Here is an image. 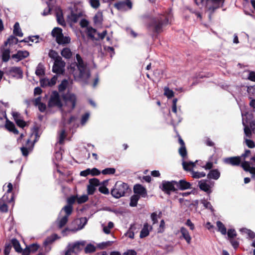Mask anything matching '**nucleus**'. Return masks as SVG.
<instances>
[{"mask_svg": "<svg viewBox=\"0 0 255 255\" xmlns=\"http://www.w3.org/2000/svg\"><path fill=\"white\" fill-rule=\"evenodd\" d=\"M173 14L171 9L151 17L147 24L148 31L158 34L163 31V28L171 23Z\"/></svg>", "mask_w": 255, "mask_h": 255, "instance_id": "obj_1", "label": "nucleus"}, {"mask_svg": "<svg viewBox=\"0 0 255 255\" xmlns=\"http://www.w3.org/2000/svg\"><path fill=\"white\" fill-rule=\"evenodd\" d=\"M77 62L71 64L70 66L71 71L73 72L75 70V67L76 66L79 72V77L81 79H88L90 77V73L87 69V64L83 60L82 57L79 54L76 55Z\"/></svg>", "mask_w": 255, "mask_h": 255, "instance_id": "obj_2", "label": "nucleus"}, {"mask_svg": "<svg viewBox=\"0 0 255 255\" xmlns=\"http://www.w3.org/2000/svg\"><path fill=\"white\" fill-rule=\"evenodd\" d=\"M128 189L129 186L128 184L121 181H118L111 190V193L114 198L119 199L121 197L125 196Z\"/></svg>", "mask_w": 255, "mask_h": 255, "instance_id": "obj_3", "label": "nucleus"}, {"mask_svg": "<svg viewBox=\"0 0 255 255\" xmlns=\"http://www.w3.org/2000/svg\"><path fill=\"white\" fill-rule=\"evenodd\" d=\"M176 181H171L163 180L160 188L165 193L170 195L172 192H177V188L176 187Z\"/></svg>", "mask_w": 255, "mask_h": 255, "instance_id": "obj_4", "label": "nucleus"}, {"mask_svg": "<svg viewBox=\"0 0 255 255\" xmlns=\"http://www.w3.org/2000/svg\"><path fill=\"white\" fill-rule=\"evenodd\" d=\"M97 32V30L91 26L87 28V36L92 40L98 41L100 39L103 40L107 34V31L104 30L102 33H98V38H96L94 34Z\"/></svg>", "mask_w": 255, "mask_h": 255, "instance_id": "obj_5", "label": "nucleus"}, {"mask_svg": "<svg viewBox=\"0 0 255 255\" xmlns=\"http://www.w3.org/2000/svg\"><path fill=\"white\" fill-rule=\"evenodd\" d=\"M225 0H206V7L213 13L217 9L222 7Z\"/></svg>", "mask_w": 255, "mask_h": 255, "instance_id": "obj_6", "label": "nucleus"}, {"mask_svg": "<svg viewBox=\"0 0 255 255\" xmlns=\"http://www.w3.org/2000/svg\"><path fill=\"white\" fill-rule=\"evenodd\" d=\"M48 105L50 107L54 106H57L59 108L62 107L63 104L61 101L59 95L56 91L52 92Z\"/></svg>", "mask_w": 255, "mask_h": 255, "instance_id": "obj_7", "label": "nucleus"}, {"mask_svg": "<svg viewBox=\"0 0 255 255\" xmlns=\"http://www.w3.org/2000/svg\"><path fill=\"white\" fill-rule=\"evenodd\" d=\"M62 98L66 105L71 108V110H73L76 106L77 98L74 94H69L64 95Z\"/></svg>", "mask_w": 255, "mask_h": 255, "instance_id": "obj_8", "label": "nucleus"}, {"mask_svg": "<svg viewBox=\"0 0 255 255\" xmlns=\"http://www.w3.org/2000/svg\"><path fill=\"white\" fill-rule=\"evenodd\" d=\"M132 2L130 0H126V1H119L114 4V7L119 10L125 11L126 6L129 9L132 8Z\"/></svg>", "mask_w": 255, "mask_h": 255, "instance_id": "obj_9", "label": "nucleus"}, {"mask_svg": "<svg viewBox=\"0 0 255 255\" xmlns=\"http://www.w3.org/2000/svg\"><path fill=\"white\" fill-rule=\"evenodd\" d=\"M133 192L135 195H138L142 197L147 196V191L146 188L140 184H136L133 188Z\"/></svg>", "mask_w": 255, "mask_h": 255, "instance_id": "obj_10", "label": "nucleus"}, {"mask_svg": "<svg viewBox=\"0 0 255 255\" xmlns=\"http://www.w3.org/2000/svg\"><path fill=\"white\" fill-rule=\"evenodd\" d=\"M65 63L62 60H55L52 67L53 72L59 74H62L64 72L63 67L64 66Z\"/></svg>", "mask_w": 255, "mask_h": 255, "instance_id": "obj_11", "label": "nucleus"}, {"mask_svg": "<svg viewBox=\"0 0 255 255\" xmlns=\"http://www.w3.org/2000/svg\"><path fill=\"white\" fill-rule=\"evenodd\" d=\"M191 184L185 180L181 179L179 181H176V187L178 190H185L191 188Z\"/></svg>", "mask_w": 255, "mask_h": 255, "instance_id": "obj_12", "label": "nucleus"}, {"mask_svg": "<svg viewBox=\"0 0 255 255\" xmlns=\"http://www.w3.org/2000/svg\"><path fill=\"white\" fill-rule=\"evenodd\" d=\"M86 244V242L84 241L76 242L70 248L77 254L84 249Z\"/></svg>", "mask_w": 255, "mask_h": 255, "instance_id": "obj_13", "label": "nucleus"}, {"mask_svg": "<svg viewBox=\"0 0 255 255\" xmlns=\"http://www.w3.org/2000/svg\"><path fill=\"white\" fill-rule=\"evenodd\" d=\"M29 55V53L27 51L18 50L16 53L12 55L11 58L13 59H16V61L18 62L27 57Z\"/></svg>", "mask_w": 255, "mask_h": 255, "instance_id": "obj_14", "label": "nucleus"}, {"mask_svg": "<svg viewBox=\"0 0 255 255\" xmlns=\"http://www.w3.org/2000/svg\"><path fill=\"white\" fill-rule=\"evenodd\" d=\"M224 162L226 164H230L232 166H238L241 162V157L234 156L226 158L224 159Z\"/></svg>", "mask_w": 255, "mask_h": 255, "instance_id": "obj_15", "label": "nucleus"}, {"mask_svg": "<svg viewBox=\"0 0 255 255\" xmlns=\"http://www.w3.org/2000/svg\"><path fill=\"white\" fill-rule=\"evenodd\" d=\"M33 143L30 141V139H28L26 143V146H22L20 148V150L22 155L24 156H27L29 154V151L32 150L33 146Z\"/></svg>", "mask_w": 255, "mask_h": 255, "instance_id": "obj_16", "label": "nucleus"}, {"mask_svg": "<svg viewBox=\"0 0 255 255\" xmlns=\"http://www.w3.org/2000/svg\"><path fill=\"white\" fill-rule=\"evenodd\" d=\"M9 73L11 76L16 78H22L23 72L20 67H12L9 70Z\"/></svg>", "mask_w": 255, "mask_h": 255, "instance_id": "obj_17", "label": "nucleus"}, {"mask_svg": "<svg viewBox=\"0 0 255 255\" xmlns=\"http://www.w3.org/2000/svg\"><path fill=\"white\" fill-rule=\"evenodd\" d=\"M5 127L8 131L13 132L15 134H18L19 133V131L16 128L14 124L7 118L6 119Z\"/></svg>", "mask_w": 255, "mask_h": 255, "instance_id": "obj_18", "label": "nucleus"}, {"mask_svg": "<svg viewBox=\"0 0 255 255\" xmlns=\"http://www.w3.org/2000/svg\"><path fill=\"white\" fill-rule=\"evenodd\" d=\"M0 50L2 53L1 59L4 62H7L10 59V49H5L3 47H1Z\"/></svg>", "mask_w": 255, "mask_h": 255, "instance_id": "obj_19", "label": "nucleus"}, {"mask_svg": "<svg viewBox=\"0 0 255 255\" xmlns=\"http://www.w3.org/2000/svg\"><path fill=\"white\" fill-rule=\"evenodd\" d=\"M220 176V172L217 169L211 170L209 173L207 174V178L210 179H213L215 180H217L219 178Z\"/></svg>", "mask_w": 255, "mask_h": 255, "instance_id": "obj_20", "label": "nucleus"}, {"mask_svg": "<svg viewBox=\"0 0 255 255\" xmlns=\"http://www.w3.org/2000/svg\"><path fill=\"white\" fill-rule=\"evenodd\" d=\"M180 233L182 237L186 240L187 243L189 244L191 243V238L188 230L184 227H182L180 228Z\"/></svg>", "mask_w": 255, "mask_h": 255, "instance_id": "obj_21", "label": "nucleus"}, {"mask_svg": "<svg viewBox=\"0 0 255 255\" xmlns=\"http://www.w3.org/2000/svg\"><path fill=\"white\" fill-rule=\"evenodd\" d=\"M11 246L14 248L16 252L21 253L22 248L20 246L19 241L15 238H13L10 240Z\"/></svg>", "mask_w": 255, "mask_h": 255, "instance_id": "obj_22", "label": "nucleus"}, {"mask_svg": "<svg viewBox=\"0 0 255 255\" xmlns=\"http://www.w3.org/2000/svg\"><path fill=\"white\" fill-rule=\"evenodd\" d=\"M13 34L15 36L22 37L23 34L20 27L19 23L18 22H16L13 26Z\"/></svg>", "mask_w": 255, "mask_h": 255, "instance_id": "obj_23", "label": "nucleus"}, {"mask_svg": "<svg viewBox=\"0 0 255 255\" xmlns=\"http://www.w3.org/2000/svg\"><path fill=\"white\" fill-rule=\"evenodd\" d=\"M103 13L102 11H99L93 17V21L95 24L100 25L102 23L103 20Z\"/></svg>", "mask_w": 255, "mask_h": 255, "instance_id": "obj_24", "label": "nucleus"}, {"mask_svg": "<svg viewBox=\"0 0 255 255\" xmlns=\"http://www.w3.org/2000/svg\"><path fill=\"white\" fill-rule=\"evenodd\" d=\"M18 39L15 35H10L8 37L6 41L4 42V46H7V45H11L13 44H17L18 42Z\"/></svg>", "mask_w": 255, "mask_h": 255, "instance_id": "obj_25", "label": "nucleus"}, {"mask_svg": "<svg viewBox=\"0 0 255 255\" xmlns=\"http://www.w3.org/2000/svg\"><path fill=\"white\" fill-rule=\"evenodd\" d=\"M51 34L53 37L56 38V41L58 39H59L60 36L63 34L62 33V29L60 27H55L53 28L51 32Z\"/></svg>", "mask_w": 255, "mask_h": 255, "instance_id": "obj_26", "label": "nucleus"}, {"mask_svg": "<svg viewBox=\"0 0 255 255\" xmlns=\"http://www.w3.org/2000/svg\"><path fill=\"white\" fill-rule=\"evenodd\" d=\"M149 225L147 223H145L143 225V227L140 233V238H143L147 236H148L149 234V231L148 230Z\"/></svg>", "mask_w": 255, "mask_h": 255, "instance_id": "obj_27", "label": "nucleus"}, {"mask_svg": "<svg viewBox=\"0 0 255 255\" xmlns=\"http://www.w3.org/2000/svg\"><path fill=\"white\" fill-rule=\"evenodd\" d=\"M71 39L68 36H65L63 34L56 41V42L59 45H65L69 44L70 42Z\"/></svg>", "mask_w": 255, "mask_h": 255, "instance_id": "obj_28", "label": "nucleus"}, {"mask_svg": "<svg viewBox=\"0 0 255 255\" xmlns=\"http://www.w3.org/2000/svg\"><path fill=\"white\" fill-rule=\"evenodd\" d=\"M61 55L66 59H70L72 55V53L69 48H63L61 52Z\"/></svg>", "mask_w": 255, "mask_h": 255, "instance_id": "obj_29", "label": "nucleus"}, {"mask_svg": "<svg viewBox=\"0 0 255 255\" xmlns=\"http://www.w3.org/2000/svg\"><path fill=\"white\" fill-rule=\"evenodd\" d=\"M241 166L244 169V170L247 172H249L251 174L254 173V170H253V168H254V167H251L250 165V163L248 161H244L242 164Z\"/></svg>", "mask_w": 255, "mask_h": 255, "instance_id": "obj_30", "label": "nucleus"}, {"mask_svg": "<svg viewBox=\"0 0 255 255\" xmlns=\"http://www.w3.org/2000/svg\"><path fill=\"white\" fill-rule=\"evenodd\" d=\"M35 74L38 76H42L45 75V69L42 63L38 64L35 71Z\"/></svg>", "mask_w": 255, "mask_h": 255, "instance_id": "obj_31", "label": "nucleus"}, {"mask_svg": "<svg viewBox=\"0 0 255 255\" xmlns=\"http://www.w3.org/2000/svg\"><path fill=\"white\" fill-rule=\"evenodd\" d=\"M216 225L218 227V231L221 232L222 235H225L227 234V229L223 223L220 221H218Z\"/></svg>", "mask_w": 255, "mask_h": 255, "instance_id": "obj_32", "label": "nucleus"}, {"mask_svg": "<svg viewBox=\"0 0 255 255\" xmlns=\"http://www.w3.org/2000/svg\"><path fill=\"white\" fill-rule=\"evenodd\" d=\"M48 56L49 57L54 59L55 61L62 59V58L59 56L58 52L52 49L50 50L48 53Z\"/></svg>", "mask_w": 255, "mask_h": 255, "instance_id": "obj_33", "label": "nucleus"}, {"mask_svg": "<svg viewBox=\"0 0 255 255\" xmlns=\"http://www.w3.org/2000/svg\"><path fill=\"white\" fill-rule=\"evenodd\" d=\"M140 198V196L138 195H133L130 197V201L129 205L131 207H136L137 204V202Z\"/></svg>", "mask_w": 255, "mask_h": 255, "instance_id": "obj_34", "label": "nucleus"}, {"mask_svg": "<svg viewBox=\"0 0 255 255\" xmlns=\"http://www.w3.org/2000/svg\"><path fill=\"white\" fill-rule=\"evenodd\" d=\"M199 186L201 190L208 192L210 190V185L208 184L205 181L202 182L200 181L199 182Z\"/></svg>", "mask_w": 255, "mask_h": 255, "instance_id": "obj_35", "label": "nucleus"}, {"mask_svg": "<svg viewBox=\"0 0 255 255\" xmlns=\"http://www.w3.org/2000/svg\"><path fill=\"white\" fill-rule=\"evenodd\" d=\"M84 252L85 254H90L94 253L96 251V247L91 244H88L84 247Z\"/></svg>", "mask_w": 255, "mask_h": 255, "instance_id": "obj_36", "label": "nucleus"}, {"mask_svg": "<svg viewBox=\"0 0 255 255\" xmlns=\"http://www.w3.org/2000/svg\"><path fill=\"white\" fill-rule=\"evenodd\" d=\"M56 18L58 24L63 26H65L66 25V22L63 15V13L62 12H61L60 13H57L56 14Z\"/></svg>", "mask_w": 255, "mask_h": 255, "instance_id": "obj_37", "label": "nucleus"}, {"mask_svg": "<svg viewBox=\"0 0 255 255\" xmlns=\"http://www.w3.org/2000/svg\"><path fill=\"white\" fill-rule=\"evenodd\" d=\"M81 16L80 13H75L73 12L71 13L70 16L69 17L70 20L73 23H76L79 20V18Z\"/></svg>", "mask_w": 255, "mask_h": 255, "instance_id": "obj_38", "label": "nucleus"}, {"mask_svg": "<svg viewBox=\"0 0 255 255\" xmlns=\"http://www.w3.org/2000/svg\"><path fill=\"white\" fill-rule=\"evenodd\" d=\"M240 231L247 234L251 239H254L255 238V233L251 230L246 228H242L240 230Z\"/></svg>", "mask_w": 255, "mask_h": 255, "instance_id": "obj_39", "label": "nucleus"}, {"mask_svg": "<svg viewBox=\"0 0 255 255\" xmlns=\"http://www.w3.org/2000/svg\"><path fill=\"white\" fill-rule=\"evenodd\" d=\"M68 217L67 216H63L58 222V227L61 229L63 228L67 223Z\"/></svg>", "mask_w": 255, "mask_h": 255, "instance_id": "obj_40", "label": "nucleus"}, {"mask_svg": "<svg viewBox=\"0 0 255 255\" xmlns=\"http://www.w3.org/2000/svg\"><path fill=\"white\" fill-rule=\"evenodd\" d=\"M7 211L8 206L7 204L2 200H0V212L6 213Z\"/></svg>", "mask_w": 255, "mask_h": 255, "instance_id": "obj_41", "label": "nucleus"}, {"mask_svg": "<svg viewBox=\"0 0 255 255\" xmlns=\"http://www.w3.org/2000/svg\"><path fill=\"white\" fill-rule=\"evenodd\" d=\"M62 210H64L66 213L65 216H67V217H69V216L72 214L73 206L67 205L63 208Z\"/></svg>", "mask_w": 255, "mask_h": 255, "instance_id": "obj_42", "label": "nucleus"}, {"mask_svg": "<svg viewBox=\"0 0 255 255\" xmlns=\"http://www.w3.org/2000/svg\"><path fill=\"white\" fill-rule=\"evenodd\" d=\"M182 165L183 169L186 171H190L191 169L189 167L191 166L192 167H194L195 165V163L193 162L190 161L189 162H187L185 161H183L182 162Z\"/></svg>", "mask_w": 255, "mask_h": 255, "instance_id": "obj_43", "label": "nucleus"}, {"mask_svg": "<svg viewBox=\"0 0 255 255\" xmlns=\"http://www.w3.org/2000/svg\"><path fill=\"white\" fill-rule=\"evenodd\" d=\"M68 81L66 79L63 80L61 84L58 86V90L59 92L64 91L67 88Z\"/></svg>", "mask_w": 255, "mask_h": 255, "instance_id": "obj_44", "label": "nucleus"}, {"mask_svg": "<svg viewBox=\"0 0 255 255\" xmlns=\"http://www.w3.org/2000/svg\"><path fill=\"white\" fill-rule=\"evenodd\" d=\"M178 152L179 154L183 158H184L187 156V152L186 146H180V147L179 148Z\"/></svg>", "mask_w": 255, "mask_h": 255, "instance_id": "obj_45", "label": "nucleus"}, {"mask_svg": "<svg viewBox=\"0 0 255 255\" xmlns=\"http://www.w3.org/2000/svg\"><path fill=\"white\" fill-rule=\"evenodd\" d=\"M88 196L87 195H83L80 197H77V202L78 204H82L86 202L88 200Z\"/></svg>", "mask_w": 255, "mask_h": 255, "instance_id": "obj_46", "label": "nucleus"}, {"mask_svg": "<svg viewBox=\"0 0 255 255\" xmlns=\"http://www.w3.org/2000/svg\"><path fill=\"white\" fill-rule=\"evenodd\" d=\"M116 172L114 168H107L102 171V173L104 175L114 174Z\"/></svg>", "mask_w": 255, "mask_h": 255, "instance_id": "obj_47", "label": "nucleus"}, {"mask_svg": "<svg viewBox=\"0 0 255 255\" xmlns=\"http://www.w3.org/2000/svg\"><path fill=\"white\" fill-rule=\"evenodd\" d=\"M27 247L29 249L30 253H34L36 252L39 248V246L37 244H32Z\"/></svg>", "mask_w": 255, "mask_h": 255, "instance_id": "obj_48", "label": "nucleus"}, {"mask_svg": "<svg viewBox=\"0 0 255 255\" xmlns=\"http://www.w3.org/2000/svg\"><path fill=\"white\" fill-rule=\"evenodd\" d=\"M164 95L168 98L170 99L174 96V92L172 90H170L168 88H164Z\"/></svg>", "mask_w": 255, "mask_h": 255, "instance_id": "obj_49", "label": "nucleus"}, {"mask_svg": "<svg viewBox=\"0 0 255 255\" xmlns=\"http://www.w3.org/2000/svg\"><path fill=\"white\" fill-rule=\"evenodd\" d=\"M227 235L229 239H234L237 236V233L235 229H229L227 232Z\"/></svg>", "mask_w": 255, "mask_h": 255, "instance_id": "obj_50", "label": "nucleus"}, {"mask_svg": "<svg viewBox=\"0 0 255 255\" xmlns=\"http://www.w3.org/2000/svg\"><path fill=\"white\" fill-rule=\"evenodd\" d=\"M66 136V132L65 129H62L59 134V143L60 144H63L64 140Z\"/></svg>", "mask_w": 255, "mask_h": 255, "instance_id": "obj_51", "label": "nucleus"}, {"mask_svg": "<svg viewBox=\"0 0 255 255\" xmlns=\"http://www.w3.org/2000/svg\"><path fill=\"white\" fill-rule=\"evenodd\" d=\"M205 176L206 174L204 172H192V177L194 178H200L205 177Z\"/></svg>", "mask_w": 255, "mask_h": 255, "instance_id": "obj_52", "label": "nucleus"}, {"mask_svg": "<svg viewBox=\"0 0 255 255\" xmlns=\"http://www.w3.org/2000/svg\"><path fill=\"white\" fill-rule=\"evenodd\" d=\"M113 242L112 241H107L106 242H103V243L99 244L98 247L101 249H104L107 248L108 247H110V246H112V245L113 244Z\"/></svg>", "mask_w": 255, "mask_h": 255, "instance_id": "obj_53", "label": "nucleus"}, {"mask_svg": "<svg viewBox=\"0 0 255 255\" xmlns=\"http://www.w3.org/2000/svg\"><path fill=\"white\" fill-rule=\"evenodd\" d=\"M11 244L10 243H6L4 246V255H9L11 249Z\"/></svg>", "mask_w": 255, "mask_h": 255, "instance_id": "obj_54", "label": "nucleus"}, {"mask_svg": "<svg viewBox=\"0 0 255 255\" xmlns=\"http://www.w3.org/2000/svg\"><path fill=\"white\" fill-rule=\"evenodd\" d=\"M91 6L94 8H97L100 6V3L99 0H89Z\"/></svg>", "mask_w": 255, "mask_h": 255, "instance_id": "obj_55", "label": "nucleus"}, {"mask_svg": "<svg viewBox=\"0 0 255 255\" xmlns=\"http://www.w3.org/2000/svg\"><path fill=\"white\" fill-rule=\"evenodd\" d=\"M57 78L56 76H54L50 80L47 79L48 86L52 87L55 85Z\"/></svg>", "mask_w": 255, "mask_h": 255, "instance_id": "obj_56", "label": "nucleus"}, {"mask_svg": "<svg viewBox=\"0 0 255 255\" xmlns=\"http://www.w3.org/2000/svg\"><path fill=\"white\" fill-rule=\"evenodd\" d=\"M77 200V196H72L67 199V205L73 206V204Z\"/></svg>", "mask_w": 255, "mask_h": 255, "instance_id": "obj_57", "label": "nucleus"}, {"mask_svg": "<svg viewBox=\"0 0 255 255\" xmlns=\"http://www.w3.org/2000/svg\"><path fill=\"white\" fill-rule=\"evenodd\" d=\"M90 185L94 187L100 185V181L97 178H93L89 180Z\"/></svg>", "mask_w": 255, "mask_h": 255, "instance_id": "obj_58", "label": "nucleus"}, {"mask_svg": "<svg viewBox=\"0 0 255 255\" xmlns=\"http://www.w3.org/2000/svg\"><path fill=\"white\" fill-rule=\"evenodd\" d=\"M233 247L236 250L238 248L239 246V242L234 239H229Z\"/></svg>", "mask_w": 255, "mask_h": 255, "instance_id": "obj_59", "label": "nucleus"}, {"mask_svg": "<svg viewBox=\"0 0 255 255\" xmlns=\"http://www.w3.org/2000/svg\"><path fill=\"white\" fill-rule=\"evenodd\" d=\"M90 115L89 113H85L83 115L81 118V124L82 125L85 124L89 118Z\"/></svg>", "mask_w": 255, "mask_h": 255, "instance_id": "obj_60", "label": "nucleus"}, {"mask_svg": "<svg viewBox=\"0 0 255 255\" xmlns=\"http://www.w3.org/2000/svg\"><path fill=\"white\" fill-rule=\"evenodd\" d=\"M15 123L17 126L21 128H24L26 125V122L22 119L16 120Z\"/></svg>", "mask_w": 255, "mask_h": 255, "instance_id": "obj_61", "label": "nucleus"}, {"mask_svg": "<svg viewBox=\"0 0 255 255\" xmlns=\"http://www.w3.org/2000/svg\"><path fill=\"white\" fill-rule=\"evenodd\" d=\"M243 124L245 126L244 132L245 134L247 136L250 137L252 135V129L249 127V126H245L244 123Z\"/></svg>", "mask_w": 255, "mask_h": 255, "instance_id": "obj_62", "label": "nucleus"}, {"mask_svg": "<svg viewBox=\"0 0 255 255\" xmlns=\"http://www.w3.org/2000/svg\"><path fill=\"white\" fill-rule=\"evenodd\" d=\"M99 191L101 193L104 194L105 195H107L109 193V189L105 185L100 186L99 188Z\"/></svg>", "mask_w": 255, "mask_h": 255, "instance_id": "obj_63", "label": "nucleus"}, {"mask_svg": "<svg viewBox=\"0 0 255 255\" xmlns=\"http://www.w3.org/2000/svg\"><path fill=\"white\" fill-rule=\"evenodd\" d=\"M248 79L250 81L255 82V72L251 71L249 72Z\"/></svg>", "mask_w": 255, "mask_h": 255, "instance_id": "obj_64", "label": "nucleus"}]
</instances>
